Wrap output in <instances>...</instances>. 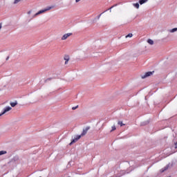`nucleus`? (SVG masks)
<instances>
[{
	"label": "nucleus",
	"instance_id": "12",
	"mask_svg": "<svg viewBox=\"0 0 177 177\" xmlns=\"http://www.w3.org/2000/svg\"><path fill=\"white\" fill-rule=\"evenodd\" d=\"M133 7L134 8H136V9H139V3H133Z\"/></svg>",
	"mask_w": 177,
	"mask_h": 177
},
{
	"label": "nucleus",
	"instance_id": "17",
	"mask_svg": "<svg viewBox=\"0 0 177 177\" xmlns=\"http://www.w3.org/2000/svg\"><path fill=\"white\" fill-rule=\"evenodd\" d=\"M105 12H107V10H106L105 11H104L103 12H102L101 14H100V15L97 16V19H100V17L102 16V15L103 13H105Z\"/></svg>",
	"mask_w": 177,
	"mask_h": 177
},
{
	"label": "nucleus",
	"instance_id": "27",
	"mask_svg": "<svg viewBox=\"0 0 177 177\" xmlns=\"http://www.w3.org/2000/svg\"><path fill=\"white\" fill-rule=\"evenodd\" d=\"M28 15H31V11H28Z\"/></svg>",
	"mask_w": 177,
	"mask_h": 177
},
{
	"label": "nucleus",
	"instance_id": "20",
	"mask_svg": "<svg viewBox=\"0 0 177 177\" xmlns=\"http://www.w3.org/2000/svg\"><path fill=\"white\" fill-rule=\"evenodd\" d=\"M77 107H78V105H77L76 106H73L72 107V110H77Z\"/></svg>",
	"mask_w": 177,
	"mask_h": 177
},
{
	"label": "nucleus",
	"instance_id": "22",
	"mask_svg": "<svg viewBox=\"0 0 177 177\" xmlns=\"http://www.w3.org/2000/svg\"><path fill=\"white\" fill-rule=\"evenodd\" d=\"M175 147H174V149H177V142H175Z\"/></svg>",
	"mask_w": 177,
	"mask_h": 177
},
{
	"label": "nucleus",
	"instance_id": "3",
	"mask_svg": "<svg viewBox=\"0 0 177 177\" xmlns=\"http://www.w3.org/2000/svg\"><path fill=\"white\" fill-rule=\"evenodd\" d=\"M153 73L154 72H151V71L147 72V73H145V74L144 75L141 76V78L142 80H145V78H147V77H150V75H153Z\"/></svg>",
	"mask_w": 177,
	"mask_h": 177
},
{
	"label": "nucleus",
	"instance_id": "7",
	"mask_svg": "<svg viewBox=\"0 0 177 177\" xmlns=\"http://www.w3.org/2000/svg\"><path fill=\"white\" fill-rule=\"evenodd\" d=\"M64 60H65V64H68V61L70 60V56L64 55Z\"/></svg>",
	"mask_w": 177,
	"mask_h": 177
},
{
	"label": "nucleus",
	"instance_id": "8",
	"mask_svg": "<svg viewBox=\"0 0 177 177\" xmlns=\"http://www.w3.org/2000/svg\"><path fill=\"white\" fill-rule=\"evenodd\" d=\"M10 104L11 107H16V106H17V101H15V102H10Z\"/></svg>",
	"mask_w": 177,
	"mask_h": 177
},
{
	"label": "nucleus",
	"instance_id": "10",
	"mask_svg": "<svg viewBox=\"0 0 177 177\" xmlns=\"http://www.w3.org/2000/svg\"><path fill=\"white\" fill-rule=\"evenodd\" d=\"M147 1H149V0H140L139 3H140V5H143V3H146V2H147Z\"/></svg>",
	"mask_w": 177,
	"mask_h": 177
},
{
	"label": "nucleus",
	"instance_id": "18",
	"mask_svg": "<svg viewBox=\"0 0 177 177\" xmlns=\"http://www.w3.org/2000/svg\"><path fill=\"white\" fill-rule=\"evenodd\" d=\"M112 129L111 130V132H113V131H115L117 129V128H115V126H113Z\"/></svg>",
	"mask_w": 177,
	"mask_h": 177
},
{
	"label": "nucleus",
	"instance_id": "23",
	"mask_svg": "<svg viewBox=\"0 0 177 177\" xmlns=\"http://www.w3.org/2000/svg\"><path fill=\"white\" fill-rule=\"evenodd\" d=\"M50 80H52L51 78H48L46 80V82H47V81H50Z\"/></svg>",
	"mask_w": 177,
	"mask_h": 177
},
{
	"label": "nucleus",
	"instance_id": "15",
	"mask_svg": "<svg viewBox=\"0 0 177 177\" xmlns=\"http://www.w3.org/2000/svg\"><path fill=\"white\" fill-rule=\"evenodd\" d=\"M6 151H0V156H3V154H6Z\"/></svg>",
	"mask_w": 177,
	"mask_h": 177
},
{
	"label": "nucleus",
	"instance_id": "6",
	"mask_svg": "<svg viewBox=\"0 0 177 177\" xmlns=\"http://www.w3.org/2000/svg\"><path fill=\"white\" fill-rule=\"evenodd\" d=\"M71 35H73V33H66V34L64 35L62 37V41L66 40L68 37H71Z\"/></svg>",
	"mask_w": 177,
	"mask_h": 177
},
{
	"label": "nucleus",
	"instance_id": "14",
	"mask_svg": "<svg viewBox=\"0 0 177 177\" xmlns=\"http://www.w3.org/2000/svg\"><path fill=\"white\" fill-rule=\"evenodd\" d=\"M133 35L132 33H129L126 36V38H132Z\"/></svg>",
	"mask_w": 177,
	"mask_h": 177
},
{
	"label": "nucleus",
	"instance_id": "4",
	"mask_svg": "<svg viewBox=\"0 0 177 177\" xmlns=\"http://www.w3.org/2000/svg\"><path fill=\"white\" fill-rule=\"evenodd\" d=\"M81 135H79V136H76V137L75 138V139H73L71 143L69 144L71 146V145H73V143H75V142H77V140H80V139H81Z\"/></svg>",
	"mask_w": 177,
	"mask_h": 177
},
{
	"label": "nucleus",
	"instance_id": "28",
	"mask_svg": "<svg viewBox=\"0 0 177 177\" xmlns=\"http://www.w3.org/2000/svg\"><path fill=\"white\" fill-rule=\"evenodd\" d=\"M6 60H9V57H7Z\"/></svg>",
	"mask_w": 177,
	"mask_h": 177
},
{
	"label": "nucleus",
	"instance_id": "9",
	"mask_svg": "<svg viewBox=\"0 0 177 177\" xmlns=\"http://www.w3.org/2000/svg\"><path fill=\"white\" fill-rule=\"evenodd\" d=\"M147 42L149 44V45H154V41H153L151 39H149Z\"/></svg>",
	"mask_w": 177,
	"mask_h": 177
},
{
	"label": "nucleus",
	"instance_id": "25",
	"mask_svg": "<svg viewBox=\"0 0 177 177\" xmlns=\"http://www.w3.org/2000/svg\"><path fill=\"white\" fill-rule=\"evenodd\" d=\"M80 1H81V0H75V2L78 3V2H80Z\"/></svg>",
	"mask_w": 177,
	"mask_h": 177
},
{
	"label": "nucleus",
	"instance_id": "19",
	"mask_svg": "<svg viewBox=\"0 0 177 177\" xmlns=\"http://www.w3.org/2000/svg\"><path fill=\"white\" fill-rule=\"evenodd\" d=\"M21 0H15L14 3H19V2H20Z\"/></svg>",
	"mask_w": 177,
	"mask_h": 177
},
{
	"label": "nucleus",
	"instance_id": "1",
	"mask_svg": "<svg viewBox=\"0 0 177 177\" xmlns=\"http://www.w3.org/2000/svg\"><path fill=\"white\" fill-rule=\"evenodd\" d=\"M52 9V7H47L44 10H41L39 12H37L36 14L34 15L33 17H37L39 15H42V13H45V12H48V10H50Z\"/></svg>",
	"mask_w": 177,
	"mask_h": 177
},
{
	"label": "nucleus",
	"instance_id": "21",
	"mask_svg": "<svg viewBox=\"0 0 177 177\" xmlns=\"http://www.w3.org/2000/svg\"><path fill=\"white\" fill-rule=\"evenodd\" d=\"M118 4H115L111 7V9H113V8H115V6H118Z\"/></svg>",
	"mask_w": 177,
	"mask_h": 177
},
{
	"label": "nucleus",
	"instance_id": "26",
	"mask_svg": "<svg viewBox=\"0 0 177 177\" xmlns=\"http://www.w3.org/2000/svg\"><path fill=\"white\" fill-rule=\"evenodd\" d=\"M111 7L110 8H109L107 10H110V12H111Z\"/></svg>",
	"mask_w": 177,
	"mask_h": 177
},
{
	"label": "nucleus",
	"instance_id": "11",
	"mask_svg": "<svg viewBox=\"0 0 177 177\" xmlns=\"http://www.w3.org/2000/svg\"><path fill=\"white\" fill-rule=\"evenodd\" d=\"M167 169H168V166H165L163 169H160L161 174H162V172H165Z\"/></svg>",
	"mask_w": 177,
	"mask_h": 177
},
{
	"label": "nucleus",
	"instance_id": "13",
	"mask_svg": "<svg viewBox=\"0 0 177 177\" xmlns=\"http://www.w3.org/2000/svg\"><path fill=\"white\" fill-rule=\"evenodd\" d=\"M169 31V32H175L177 31V28H174L173 29H171Z\"/></svg>",
	"mask_w": 177,
	"mask_h": 177
},
{
	"label": "nucleus",
	"instance_id": "5",
	"mask_svg": "<svg viewBox=\"0 0 177 177\" xmlns=\"http://www.w3.org/2000/svg\"><path fill=\"white\" fill-rule=\"evenodd\" d=\"M91 129L90 127H87L83 129L82 133H81V136H85V134L88 133V131Z\"/></svg>",
	"mask_w": 177,
	"mask_h": 177
},
{
	"label": "nucleus",
	"instance_id": "16",
	"mask_svg": "<svg viewBox=\"0 0 177 177\" xmlns=\"http://www.w3.org/2000/svg\"><path fill=\"white\" fill-rule=\"evenodd\" d=\"M118 125H120V127H124V125H125V124L122 123V122H121V121H119L118 122Z\"/></svg>",
	"mask_w": 177,
	"mask_h": 177
},
{
	"label": "nucleus",
	"instance_id": "2",
	"mask_svg": "<svg viewBox=\"0 0 177 177\" xmlns=\"http://www.w3.org/2000/svg\"><path fill=\"white\" fill-rule=\"evenodd\" d=\"M10 110H12V107H10V106H6V108L3 109V112H1V113H0V117H1V115H3V114L8 113V111H10Z\"/></svg>",
	"mask_w": 177,
	"mask_h": 177
},
{
	"label": "nucleus",
	"instance_id": "24",
	"mask_svg": "<svg viewBox=\"0 0 177 177\" xmlns=\"http://www.w3.org/2000/svg\"><path fill=\"white\" fill-rule=\"evenodd\" d=\"M2 28V23H0V30Z\"/></svg>",
	"mask_w": 177,
	"mask_h": 177
}]
</instances>
